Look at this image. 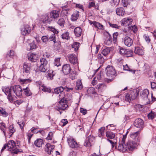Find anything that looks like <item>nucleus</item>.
I'll list each match as a JSON object with an SVG mask.
<instances>
[{"label": "nucleus", "mask_w": 156, "mask_h": 156, "mask_svg": "<svg viewBox=\"0 0 156 156\" xmlns=\"http://www.w3.org/2000/svg\"><path fill=\"white\" fill-rule=\"evenodd\" d=\"M53 137V133L51 132H49V134L48 135L47 137L46 138V139L51 140H52Z\"/></svg>", "instance_id": "0e129e2a"}, {"label": "nucleus", "mask_w": 156, "mask_h": 156, "mask_svg": "<svg viewBox=\"0 0 156 156\" xmlns=\"http://www.w3.org/2000/svg\"><path fill=\"white\" fill-rule=\"evenodd\" d=\"M68 143L69 146L73 148H76L78 147V144L76 140L73 138H70L68 139Z\"/></svg>", "instance_id": "1a4fd4ad"}, {"label": "nucleus", "mask_w": 156, "mask_h": 156, "mask_svg": "<svg viewBox=\"0 0 156 156\" xmlns=\"http://www.w3.org/2000/svg\"><path fill=\"white\" fill-rule=\"evenodd\" d=\"M80 44L79 43L77 42H74L73 44L72 45V47L74 49L75 51H77L79 48V46Z\"/></svg>", "instance_id": "58836bf2"}, {"label": "nucleus", "mask_w": 156, "mask_h": 156, "mask_svg": "<svg viewBox=\"0 0 156 156\" xmlns=\"http://www.w3.org/2000/svg\"><path fill=\"white\" fill-rule=\"evenodd\" d=\"M69 73V77L71 80H73L76 78L77 75V73L76 71H71Z\"/></svg>", "instance_id": "bb28decb"}, {"label": "nucleus", "mask_w": 156, "mask_h": 156, "mask_svg": "<svg viewBox=\"0 0 156 156\" xmlns=\"http://www.w3.org/2000/svg\"><path fill=\"white\" fill-rule=\"evenodd\" d=\"M64 88L62 87H60L55 88L54 90V93L57 94L60 93L59 95V98H63L64 95V93L63 92Z\"/></svg>", "instance_id": "9b49d317"}, {"label": "nucleus", "mask_w": 156, "mask_h": 156, "mask_svg": "<svg viewBox=\"0 0 156 156\" xmlns=\"http://www.w3.org/2000/svg\"><path fill=\"white\" fill-rule=\"evenodd\" d=\"M123 41L125 45L128 47L131 46L133 44L132 39L127 36H125L123 39Z\"/></svg>", "instance_id": "9d476101"}, {"label": "nucleus", "mask_w": 156, "mask_h": 156, "mask_svg": "<svg viewBox=\"0 0 156 156\" xmlns=\"http://www.w3.org/2000/svg\"><path fill=\"white\" fill-rule=\"evenodd\" d=\"M55 147L54 145H51L49 143H48L45 146V151L48 154H51L53 152V150Z\"/></svg>", "instance_id": "6ab92c4d"}, {"label": "nucleus", "mask_w": 156, "mask_h": 156, "mask_svg": "<svg viewBox=\"0 0 156 156\" xmlns=\"http://www.w3.org/2000/svg\"><path fill=\"white\" fill-rule=\"evenodd\" d=\"M94 140V137L92 135H90L86 139V141L84 143V145L88 147L91 146L92 143L93 142Z\"/></svg>", "instance_id": "ddd939ff"}, {"label": "nucleus", "mask_w": 156, "mask_h": 156, "mask_svg": "<svg viewBox=\"0 0 156 156\" xmlns=\"http://www.w3.org/2000/svg\"><path fill=\"white\" fill-rule=\"evenodd\" d=\"M25 94L28 96H30L32 93L30 90L29 88L27 87L25 89H23Z\"/></svg>", "instance_id": "a19ab883"}, {"label": "nucleus", "mask_w": 156, "mask_h": 156, "mask_svg": "<svg viewBox=\"0 0 156 156\" xmlns=\"http://www.w3.org/2000/svg\"><path fill=\"white\" fill-rule=\"evenodd\" d=\"M139 94V90L134 89L132 90H130L126 94L125 96V100L126 101L129 102L132 100L135 99L138 96Z\"/></svg>", "instance_id": "f03ea898"}, {"label": "nucleus", "mask_w": 156, "mask_h": 156, "mask_svg": "<svg viewBox=\"0 0 156 156\" xmlns=\"http://www.w3.org/2000/svg\"><path fill=\"white\" fill-rule=\"evenodd\" d=\"M105 134L107 139H113L115 138V133L111 131H106Z\"/></svg>", "instance_id": "4be33fe9"}, {"label": "nucleus", "mask_w": 156, "mask_h": 156, "mask_svg": "<svg viewBox=\"0 0 156 156\" xmlns=\"http://www.w3.org/2000/svg\"><path fill=\"white\" fill-rule=\"evenodd\" d=\"M54 72L52 70H49L48 74H47V78L49 80H52L53 79V77L55 75L54 73Z\"/></svg>", "instance_id": "f704fd0d"}, {"label": "nucleus", "mask_w": 156, "mask_h": 156, "mask_svg": "<svg viewBox=\"0 0 156 156\" xmlns=\"http://www.w3.org/2000/svg\"><path fill=\"white\" fill-rule=\"evenodd\" d=\"M48 30L53 32V34H55V33H56L57 32H58V31L56 30L55 28L52 27H48Z\"/></svg>", "instance_id": "4d7b16f0"}, {"label": "nucleus", "mask_w": 156, "mask_h": 156, "mask_svg": "<svg viewBox=\"0 0 156 156\" xmlns=\"http://www.w3.org/2000/svg\"><path fill=\"white\" fill-rule=\"evenodd\" d=\"M44 142L43 140L41 139H37L35 140L34 143V144L37 147H41L42 145L43 144Z\"/></svg>", "instance_id": "7c9ffc66"}, {"label": "nucleus", "mask_w": 156, "mask_h": 156, "mask_svg": "<svg viewBox=\"0 0 156 156\" xmlns=\"http://www.w3.org/2000/svg\"><path fill=\"white\" fill-rule=\"evenodd\" d=\"M49 19L48 15L47 14L43 15L41 17V20L44 23H50L51 21H49Z\"/></svg>", "instance_id": "cd10ccee"}, {"label": "nucleus", "mask_w": 156, "mask_h": 156, "mask_svg": "<svg viewBox=\"0 0 156 156\" xmlns=\"http://www.w3.org/2000/svg\"><path fill=\"white\" fill-rule=\"evenodd\" d=\"M98 58L100 61L101 64L102 63L104 62V58L101 54H99L98 55Z\"/></svg>", "instance_id": "6e6d98bb"}, {"label": "nucleus", "mask_w": 156, "mask_h": 156, "mask_svg": "<svg viewBox=\"0 0 156 156\" xmlns=\"http://www.w3.org/2000/svg\"><path fill=\"white\" fill-rule=\"evenodd\" d=\"M41 39L42 42L45 44H47L49 40L48 37L47 36H43L41 38Z\"/></svg>", "instance_id": "8fccbe9b"}, {"label": "nucleus", "mask_w": 156, "mask_h": 156, "mask_svg": "<svg viewBox=\"0 0 156 156\" xmlns=\"http://www.w3.org/2000/svg\"><path fill=\"white\" fill-rule=\"evenodd\" d=\"M71 69L69 64H66L64 65L62 68V71L65 75L68 74L71 71Z\"/></svg>", "instance_id": "f3484780"}, {"label": "nucleus", "mask_w": 156, "mask_h": 156, "mask_svg": "<svg viewBox=\"0 0 156 156\" xmlns=\"http://www.w3.org/2000/svg\"><path fill=\"white\" fill-rule=\"evenodd\" d=\"M0 113L4 116H6L8 115V114L5 111L4 109L2 108H0Z\"/></svg>", "instance_id": "de8ad7c7"}, {"label": "nucleus", "mask_w": 156, "mask_h": 156, "mask_svg": "<svg viewBox=\"0 0 156 156\" xmlns=\"http://www.w3.org/2000/svg\"><path fill=\"white\" fill-rule=\"evenodd\" d=\"M122 3L123 6L124 7H126L128 5L127 0H122Z\"/></svg>", "instance_id": "69168bd1"}, {"label": "nucleus", "mask_w": 156, "mask_h": 156, "mask_svg": "<svg viewBox=\"0 0 156 156\" xmlns=\"http://www.w3.org/2000/svg\"><path fill=\"white\" fill-rule=\"evenodd\" d=\"M40 62L41 65L48 66V62L45 58H41L40 59Z\"/></svg>", "instance_id": "37998d69"}, {"label": "nucleus", "mask_w": 156, "mask_h": 156, "mask_svg": "<svg viewBox=\"0 0 156 156\" xmlns=\"http://www.w3.org/2000/svg\"><path fill=\"white\" fill-rule=\"evenodd\" d=\"M111 5L112 6L117 5L118 4V2L117 0H112L111 2Z\"/></svg>", "instance_id": "774afa93"}, {"label": "nucleus", "mask_w": 156, "mask_h": 156, "mask_svg": "<svg viewBox=\"0 0 156 156\" xmlns=\"http://www.w3.org/2000/svg\"><path fill=\"white\" fill-rule=\"evenodd\" d=\"M126 145L127 146V150L129 151H133L137 147V144L135 141L131 140H129L126 143Z\"/></svg>", "instance_id": "423d86ee"}, {"label": "nucleus", "mask_w": 156, "mask_h": 156, "mask_svg": "<svg viewBox=\"0 0 156 156\" xmlns=\"http://www.w3.org/2000/svg\"><path fill=\"white\" fill-rule=\"evenodd\" d=\"M58 24L61 27H64L65 23V21L63 18L59 19L57 22Z\"/></svg>", "instance_id": "79ce46f5"}, {"label": "nucleus", "mask_w": 156, "mask_h": 156, "mask_svg": "<svg viewBox=\"0 0 156 156\" xmlns=\"http://www.w3.org/2000/svg\"><path fill=\"white\" fill-rule=\"evenodd\" d=\"M124 56L128 57H131L133 54V51L131 50L126 49Z\"/></svg>", "instance_id": "72a5a7b5"}, {"label": "nucleus", "mask_w": 156, "mask_h": 156, "mask_svg": "<svg viewBox=\"0 0 156 156\" xmlns=\"http://www.w3.org/2000/svg\"><path fill=\"white\" fill-rule=\"evenodd\" d=\"M39 69L41 72H45L48 70V66L40 65Z\"/></svg>", "instance_id": "4c0bfd02"}, {"label": "nucleus", "mask_w": 156, "mask_h": 156, "mask_svg": "<svg viewBox=\"0 0 156 156\" xmlns=\"http://www.w3.org/2000/svg\"><path fill=\"white\" fill-rule=\"evenodd\" d=\"M148 119H153L156 117V114L155 113L151 112L147 115Z\"/></svg>", "instance_id": "c03bdc74"}, {"label": "nucleus", "mask_w": 156, "mask_h": 156, "mask_svg": "<svg viewBox=\"0 0 156 156\" xmlns=\"http://www.w3.org/2000/svg\"><path fill=\"white\" fill-rule=\"evenodd\" d=\"M89 23L91 25H93L94 27L99 29L103 30L104 29V26L98 22L90 21Z\"/></svg>", "instance_id": "412c9836"}, {"label": "nucleus", "mask_w": 156, "mask_h": 156, "mask_svg": "<svg viewBox=\"0 0 156 156\" xmlns=\"http://www.w3.org/2000/svg\"><path fill=\"white\" fill-rule=\"evenodd\" d=\"M2 90L7 96V98L9 100L10 102H12L14 98V97H15V95L12 93V86H11L9 87H3L2 88Z\"/></svg>", "instance_id": "f257e3e1"}, {"label": "nucleus", "mask_w": 156, "mask_h": 156, "mask_svg": "<svg viewBox=\"0 0 156 156\" xmlns=\"http://www.w3.org/2000/svg\"><path fill=\"white\" fill-rule=\"evenodd\" d=\"M29 45L30 47V50L36 48V45L34 42H32L30 43Z\"/></svg>", "instance_id": "e2e57ef3"}, {"label": "nucleus", "mask_w": 156, "mask_h": 156, "mask_svg": "<svg viewBox=\"0 0 156 156\" xmlns=\"http://www.w3.org/2000/svg\"><path fill=\"white\" fill-rule=\"evenodd\" d=\"M134 52L135 53L140 55H143L144 53L143 50L139 47H135Z\"/></svg>", "instance_id": "c85d7f7f"}, {"label": "nucleus", "mask_w": 156, "mask_h": 156, "mask_svg": "<svg viewBox=\"0 0 156 156\" xmlns=\"http://www.w3.org/2000/svg\"><path fill=\"white\" fill-rule=\"evenodd\" d=\"M149 93L147 89H144L142 91L141 96L144 100H147L148 99V95Z\"/></svg>", "instance_id": "a878e982"}, {"label": "nucleus", "mask_w": 156, "mask_h": 156, "mask_svg": "<svg viewBox=\"0 0 156 156\" xmlns=\"http://www.w3.org/2000/svg\"><path fill=\"white\" fill-rule=\"evenodd\" d=\"M105 129V128L104 127H102L100 129H99L98 136L99 137H101V136L104 135Z\"/></svg>", "instance_id": "ea45409f"}, {"label": "nucleus", "mask_w": 156, "mask_h": 156, "mask_svg": "<svg viewBox=\"0 0 156 156\" xmlns=\"http://www.w3.org/2000/svg\"><path fill=\"white\" fill-rule=\"evenodd\" d=\"M20 82H22L23 83H30L31 81V80L30 79H20Z\"/></svg>", "instance_id": "864d4df0"}, {"label": "nucleus", "mask_w": 156, "mask_h": 156, "mask_svg": "<svg viewBox=\"0 0 156 156\" xmlns=\"http://www.w3.org/2000/svg\"><path fill=\"white\" fill-rule=\"evenodd\" d=\"M8 150L11 151L16 148V143L13 140H9L8 143Z\"/></svg>", "instance_id": "2eb2a0df"}, {"label": "nucleus", "mask_w": 156, "mask_h": 156, "mask_svg": "<svg viewBox=\"0 0 156 156\" xmlns=\"http://www.w3.org/2000/svg\"><path fill=\"white\" fill-rule=\"evenodd\" d=\"M68 58L70 63L73 64H77L78 63L77 58L74 54L72 53L68 55Z\"/></svg>", "instance_id": "f8f14e48"}, {"label": "nucleus", "mask_w": 156, "mask_h": 156, "mask_svg": "<svg viewBox=\"0 0 156 156\" xmlns=\"http://www.w3.org/2000/svg\"><path fill=\"white\" fill-rule=\"evenodd\" d=\"M28 58L32 62H36L37 60V55L33 53H29L28 54Z\"/></svg>", "instance_id": "aec40b11"}, {"label": "nucleus", "mask_w": 156, "mask_h": 156, "mask_svg": "<svg viewBox=\"0 0 156 156\" xmlns=\"http://www.w3.org/2000/svg\"><path fill=\"white\" fill-rule=\"evenodd\" d=\"M9 134H10L11 133L12 134L10 135V136H11L12 135L13 133L15 132V130L13 127V125H11L9 127Z\"/></svg>", "instance_id": "3c124183"}, {"label": "nucleus", "mask_w": 156, "mask_h": 156, "mask_svg": "<svg viewBox=\"0 0 156 156\" xmlns=\"http://www.w3.org/2000/svg\"><path fill=\"white\" fill-rule=\"evenodd\" d=\"M31 66V63L24 62L23 66V72L26 73H29L30 71Z\"/></svg>", "instance_id": "a211bd4d"}, {"label": "nucleus", "mask_w": 156, "mask_h": 156, "mask_svg": "<svg viewBox=\"0 0 156 156\" xmlns=\"http://www.w3.org/2000/svg\"><path fill=\"white\" fill-rule=\"evenodd\" d=\"M79 16V12L78 11H75L71 16V20L73 21H76L78 19Z\"/></svg>", "instance_id": "c756f323"}, {"label": "nucleus", "mask_w": 156, "mask_h": 156, "mask_svg": "<svg viewBox=\"0 0 156 156\" xmlns=\"http://www.w3.org/2000/svg\"><path fill=\"white\" fill-rule=\"evenodd\" d=\"M109 24L110 26L112 28L119 29L120 27V26H119L118 25L115 24H113L109 23Z\"/></svg>", "instance_id": "13d9d810"}, {"label": "nucleus", "mask_w": 156, "mask_h": 156, "mask_svg": "<svg viewBox=\"0 0 156 156\" xmlns=\"http://www.w3.org/2000/svg\"><path fill=\"white\" fill-rule=\"evenodd\" d=\"M59 11L55 10L52 11L50 13L49 21H52L54 19L58 17L59 16Z\"/></svg>", "instance_id": "4468645a"}, {"label": "nucleus", "mask_w": 156, "mask_h": 156, "mask_svg": "<svg viewBox=\"0 0 156 156\" xmlns=\"http://www.w3.org/2000/svg\"><path fill=\"white\" fill-rule=\"evenodd\" d=\"M139 134V131H137L136 132L130 134V137L135 140H138V135Z\"/></svg>", "instance_id": "2f4dec72"}, {"label": "nucleus", "mask_w": 156, "mask_h": 156, "mask_svg": "<svg viewBox=\"0 0 156 156\" xmlns=\"http://www.w3.org/2000/svg\"><path fill=\"white\" fill-rule=\"evenodd\" d=\"M83 88V85L81 80H78L76 82V88L78 90H81Z\"/></svg>", "instance_id": "c9c22d12"}, {"label": "nucleus", "mask_w": 156, "mask_h": 156, "mask_svg": "<svg viewBox=\"0 0 156 156\" xmlns=\"http://www.w3.org/2000/svg\"><path fill=\"white\" fill-rule=\"evenodd\" d=\"M132 22V20L131 19L125 18L122 19V23L124 26H129Z\"/></svg>", "instance_id": "5701e85b"}, {"label": "nucleus", "mask_w": 156, "mask_h": 156, "mask_svg": "<svg viewBox=\"0 0 156 156\" xmlns=\"http://www.w3.org/2000/svg\"><path fill=\"white\" fill-rule=\"evenodd\" d=\"M74 32L75 35L76 37H79L81 36L82 30L80 27H76L74 29Z\"/></svg>", "instance_id": "b1692460"}, {"label": "nucleus", "mask_w": 156, "mask_h": 156, "mask_svg": "<svg viewBox=\"0 0 156 156\" xmlns=\"http://www.w3.org/2000/svg\"><path fill=\"white\" fill-rule=\"evenodd\" d=\"M12 89L13 94L17 96L20 97L22 95L23 90L19 85L12 86Z\"/></svg>", "instance_id": "0eeeda50"}, {"label": "nucleus", "mask_w": 156, "mask_h": 156, "mask_svg": "<svg viewBox=\"0 0 156 156\" xmlns=\"http://www.w3.org/2000/svg\"><path fill=\"white\" fill-rule=\"evenodd\" d=\"M134 126L140 130L143 129L144 125V122L143 120L141 119H136L134 122Z\"/></svg>", "instance_id": "6e6552de"}, {"label": "nucleus", "mask_w": 156, "mask_h": 156, "mask_svg": "<svg viewBox=\"0 0 156 156\" xmlns=\"http://www.w3.org/2000/svg\"><path fill=\"white\" fill-rule=\"evenodd\" d=\"M116 13L118 15L123 16L125 14V10L122 7L117 8L116 10Z\"/></svg>", "instance_id": "393cba45"}, {"label": "nucleus", "mask_w": 156, "mask_h": 156, "mask_svg": "<svg viewBox=\"0 0 156 156\" xmlns=\"http://www.w3.org/2000/svg\"><path fill=\"white\" fill-rule=\"evenodd\" d=\"M62 38L63 40H68L70 38L69 33L68 32H66L63 33L61 35Z\"/></svg>", "instance_id": "e433bc0d"}, {"label": "nucleus", "mask_w": 156, "mask_h": 156, "mask_svg": "<svg viewBox=\"0 0 156 156\" xmlns=\"http://www.w3.org/2000/svg\"><path fill=\"white\" fill-rule=\"evenodd\" d=\"M128 28L132 30L134 33H135L137 31L136 27L135 26V25H134L133 26L132 25L131 26H129Z\"/></svg>", "instance_id": "bf43d9fd"}, {"label": "nucleus", "mask_w": 156, "mask_h": 156, "mask_svg": "<svg viewBox=\"0 0 156 156\" xmlns=\"http://www.w3.org/2000/svg\"><path fill=\"white\" fill-rule=\"evenodd\" d=\"M113 139V141L111 140V139H107V140L110 143L112 147H116L115 145L117 143V142L115 141L114 139Z\"/></svg>", "instance_id": "603ef678"}, {"label": "nucleus", "mask_w": 156, "mask_h": 156, "mask_svg": "<svg viewBox=\"0 0 156 156\" xmlns=\"http://www.w3.org/2000/svg\"><path fill=\"white\" fill-rule=\"evenodd\" d=\"M126 49L125 48H120L119 50V53L120 54L124 56L125 54V51H126Z\"/></svg>", "instance_id": "052dcab7"}, {"label": "nucleus", "mask_w": 156, "mask_h": 156, "mask_svg": "<svg viewBox=\"0 0 156 156\" xmlns=\"http://www.w3.org/2000/svg\"><path fill=\"white\" fill-rule=\"evenodd\" d=\"M110 51L111 48L107 47L103 49L101 51V53L104 56H106L110 53Z\"/></svg>", "instance_id": "473e14b6"}, {"label": "nucleus", "mask_w": 156, "mask_h": 156, "mask_svg": "<svg viewBox=\"0 0 156 156\" xmlns=\"http://www.w3.org/2000/svg\"><path fill=\"white\" fill-rule=\"evenodd\" d=\"M31 29L28 25L24 26V27L22 28L21 31L22 34L26 35L29 34L31 32Z\"/></svg>", "instance_id": "dca6fc26"}, {"label": "nucleus", "mask_w": 156, "mask_h": 156, "mask_svg": "<svg viewBox=\"0 0 156 156\" xmlns=\"http://www.w3.org/2000/svg\"><path fill=\"white\" fill-rule=\"evenodd\" d=\"M50 41H52L54 42V44H55L56 42L55 39V34H52L48 38Z\"/></svg>", "instance_id": "09e8293b"}, {"label": "nucleus", "mask_w": 156, "mask_h": 156, "mask_svg": "<svg viewBox=\"0 0 156 156\" xmlns=\"http://www.w3.org/2000/svg\"><path fill=\"white\" fill-rule=\"evenodd\" d=\"M80 111L81 113L83 114L84 115L86 114L87 112V111L86 109H84L81 108L80 109Z\"/></svg>", "instance_id": "338daca9"}, {"label": "nucleus", "mask_w": 156, "mask_h": 156, "mask_svg": "<svg viewBox=\"0 0 156 156\" xmlns=\"http://www.w3.org/2000/svg\"><path fill=\"white\" fill-rule=\"evenodd\" d=\"M123 69L124 70L128 71L130 72H132L133 71V73H135V71L134 70H132L130 69L127 64H126L125 66H123Z\"/></svg>", "instance_id": "5fc2aeb1"}, {"label": "nucleus", "mask_w": 156, "mask_h": 156, "mask_svg": "<svg viewBox=\"0 0 156 156\" xmlns=\"http://www.w3.org/2000/svg\"><path fill=\"white\" fill-rule=\"evenodd\" d=\"M14 54V51L12 50H10L8 52L7 54L6 58L9 59V58H12Z\"/></svg>", "instance_id": "49530a36"}, {"label": "nucleus", "mask_w": 156, "mask_h": 156, "mask_svg": "<svg viewBox=\"0 0 156 156\" xmlns=\"http://www.w3.org/2000/svg\"><path fill=\"white\" fill-rule=\"evenodd\" d=\"M107 76L110 78H115L116 76V72L112 66H108L106 68Z\"/></svg>", "instance_id": "39448f33"}, {"label": "nucleus", "mask_w": 156, "mask_h": 156, "mask_svg": "<svg viewBox=\"0 0 156 156\" xmlns=\"http://www.w3.org/2000/svg\"><path fill=\"white\" fill-rule=\"evenodd\" d=\"M118 35V33L117 32L114 33L113 34V41H114V43L116 42V39Z\"/></svg>", "instance_id": "680f3d73"}, {"label": "nucleus", "mask_w": 156, "mask_h": 156, "mask_svg": "<svg viewBox=\"0 0 156 156\" xmlns=\"http://www.w3.org/2000/svg\"><path fill=\"white\" fill-rule=\"evenodd\" d=\"M128 132L126 134L123 136V137L122 141L119 143L118 147V150L122 152H125L127 151V146L125 143V141L126 137V135Z\"/></svg>", "instance_id": "7ed1b4c3"}, {"label": "nucleus", "mask_w": 156, "mask_h": 156, "mask_svg": "<svg viewBox=\"0 0 156 156\" xmlns=\"http://www.w3.org/2000/svg\"><path fill=\"white\" fill-rule=\"evenodd\" d=\"M60 58H55V59L54 62V64L55 66H56L57 67H58V66H60L61 65L60 62Z\"/></svg>", "instance_id": "a18cd8bd"}, {"label": "nucleus", "mask_w": 156, "mask_h": 156, "mask_svg": "<svg viewBox=\"0 0 156 156\" xmlns=\"http://www.w3.org/2000/svg\"><path fill=\"white\" fill-rule=\"evenodd\" d=\"M59 99L61 100L59 101V104L58 105L57 108L56 109L57 110L59 111V110H64L68 107L67 104V101L63 98H60Z\"/></svg>", "instance_id": "20e7f679"}]
</instances>
